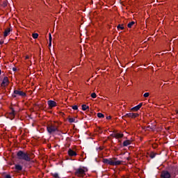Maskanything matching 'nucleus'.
Here are the masks:
<instances>
[{
	"instance_id": "obj_1",
	"label": "nucleus",
	"mask_w": 178,
	"mask_h": 178,
	"mask_svg": "<svg viewBox=\"0 0 178 178\" xmlns=\"http://www.w3.org/2000/svg\"><path fill=\"white\" fill-rule=\"evenodd\" d=\"M16 156H17L18 160H22L28 163H33V161H31L32 159L31 154H29V152H24L23 150H19L16 153Z\"/></svg>"
},
{
	"instance_id": "obj_2",
	"label": "nucleus",
	"mask_w": 178,
	"mask_h": 178,
	"mask_svg": "<svg viewBox=\"0 0 178 178\" xmlns=\"http://www.w3.org/2000/svg\"><path fill=\"white\" fill-rule=\"evenodd\" d=\"M103 163L109 165H113V166H116V165H120L121 163H122V161H113L112 159H103Z\"/></svg>"
},
{
	"instance_id": "obj_3",
	"label": "nucleus",
	"mask_w": 178,
	"mask_h": 178,
	"mask_svg": "<svg viewBox=\"0 0 178 178\" xmlns=\"http://www.w3.org/2000/svg\"><path fill=\"white\" fill-rule=\"evenodd\" d=\"M176 176L175 172L170 173L168 170H163L160 175L161 178H175Z\"/></svg>"
},
{
	"instance_id": "obj_4",
	"label": "nucleus",
	"mask_w": 178,
	"mask_h": 178,
	"mask_svg": "<svg viewBox=\"0 0 178 178\" xmlns=\"http://www.w3.org/2000/svg\"><path fill=\"white\" fill-rule=\"evenodd\" d=\"M47 133L51 134H54L56 131H58V128L56 124H47Z\"/></svg>"
},
{
	"instance_id": "obj_5",
	"label": "nucleus",
	"mask_w": 178,
	"mask_h": 178,
	"mask_svg": "<svg viewBox=\"0 0 178 178\" xmlns=\"http://www.w3.org/2000/svg\"><path fill=\"white\" fill-rule=\"evenodd\" d=\"M74 175L78 177L83 178L86 175V171L81 168H77L75 169Z\"/></svg>"
},
{
	"instance_id": "obj_6",
	"label": "nucleus",
	"mask_w": 178,
	"mask_h": 178,
	"mask_svg": "<svg viewBox=\"0 0 178 178\" xmlns=\"http://www.w3.org/2000/svg\"><path fill=\"white\" fill-rule=\"evenodd\" d=\"M17 96L24 97L26 96V92H23L22 90H14L13 95H11V97H13V98H17Z\"/></svg>"
},
{
	"instance_id": "obj_7",
	"label": "nucleus",
	"mask_w": 178,
	"mask_h": 178,
	"mask_svg": "<svg viewBox=\"0 0 178 178\" xmlns=\"http://www.w3.org/2000/svg\"><path fill=\"white\" fill-rule=\"evenodd\" d=\"M138 116H139L138 113H128L126 115H124L123 117H122V118H123L124 120H125V118H136Z\"/></svg>"
},
{
	"instance_id": "obj_8",
	"label": "nucleus",
	"mask_w": 178,
	"mask_h": 178,
	"mask_svg": "<svg viewBox=\"0 0 178 178\" xmlns=\"http://www.w3.org/2000/svg\"><path fill=\"white\" fill-rule=\"evenodd\" d=\"M9 84V79L7 76L3 77L2 83H1V87L5 88Z\"/></svg>"
},
{
	"instance_id": "obj_9",
	"label": "nucleus",
	"mask_w": 178,
	"mask_h": 178,
	"mask_svg": "<svg viewBox=\"0 0 178 178\" xmlns=\"http://www.w3.org/2000/svg\"><path fill=\"white\" fill-rule=\"evenodd\" d=\"M13 169L15 170L16 172H19L23 170V165L20 164H14V168Z\"/></svg>"
},
{
	"instance_id": "obj_10",
	"label": "nucleus",
	"mask_w": 178,
	"mask_h": 178,
	"mask_svg": "<svg viewBox=\"0 0 178 178\" xmlns=\"http://www.w3.org/2000/svg\"><path fill=\"white\" fill-rule=\"evenodd\" d=\"M47 105L50 108H53L54 107L56 106V102L53 100L47 101Z\"/></svg>"
},
{
	"instance_id": "obj_11",
	"label": "nucleus",
	"mask_w": 178,
	"mask_h": 178,
	"mask_svg": "<svg viewBox=\"0 0 178 178\" xmlns=\"http://www.w3.org/2000/svg\"><path fill=\"white\" fill-rule=\"evenodd\" d=\"M111 136H113L115 139H119V138H122L124 137V134H123L115 133V134H111Z\"/></svg>"
},
{
	"instance_id": "obj_12",
	"label": "nucleus",
	"mask_w": 178,
	"mask_h": 178,
	"mask_svg": "<svg viewBox=\"0 0 178 178\" xmlns=\"http://www.w3.org/2000/svg\"><path fill=\"white\" fill-rule=\"evenodd\" d=\"M12 31V29L8 28L5 29L3 32V38H7L8 35H10V32Z\"/></svg>"
},
{
	"instance_id": "obj_13",
	"label": "nucleus",
	"mask_w": 178,
	"mask_h": 178,
	"mask_svg": "<svg viewBox=\"0 0 178 178\" xmlns=\"http://www.w3.org/2000/svg\"><path fill=\"white\" fill-rule=\"evenodd\" d=\"M67 154H69L70 156H77V153L72 149H69V150H67Z\"/></svg>"
},
{
	"instance_id": "obj_14",
	"label": "nucleus",
	"mask_w": 178,
	"mask_h": 178,
	"mask_svg": "<svg viewBox=\"0 0 178 178\" xmlns=\"http://www.w3.org/2000/svg\"><path fill=\"white\" fill-rule=\"evenodd\" d=\"M143 104V103H140L138 105L135 106L134 107H132L131 111H139V109H140V108L142 107Z\"/></svg>"
},
{
	"instance_id": "obj_15",
	"label": "nucleus",
	"mask_w": 178,
	"mask_h": 178,
	"mask_svg": "<svg viewBox=\"0 0 178 178\" xmlns=\"http://www.w3.org/2000/svg\"><path fill=\"white\" fill-rule=\"evenodd\" d=\"M130 145H131V141L129 140H124L123 142V147H128Z\"/></svg>"
},
{
	"instance_id": "obj_16",
	"label": "nucleus",
	"mask_w": 178,
	"mask_h": 178,
	"mask_svg": "<svg viewBox=\"0 0 178 178\" xmlns=\"http://www.w3.org/2000/svg\"><path fill=\"white\" fill-rule=\"evenodd\" d=\"M10 115L11 116V118H14L15 115V111L13 108H11V111L10 113Z\"/></svg>"
},
{
	"instance_id": "obj_17",
	"label": "nucleus",
	"mask_w": 178,
	"mask_h": 178,
	"mask_svg": "<svg viewBox=\"0 0 178 178\" xmlns=\"http://www.w3.org/2000/svg\"><path fill=\"white\" fill-rule=\"evenodd\" d=\"M157 154L156 152H150L149 154V157L150 159H154V158H156Z\"/></svg>"
},
{
	"instance_id": "obj_18",
	"label": "nucleus",
	"mask_w": 178,
	"mask_h": 178,
	"mask_svg": "<svg viewBox=\"0 0 178 178\" xmlns=\"http://www.w3.org/2000/svg\"><path fill=\"white\" fill-rule=\"evenodd\" d=\"M89 109H90L89 106H87L86 104H83L82 105V110L83 111H87V110H89Z\"/></svg>"
},
{
	"instance_id": "obj_19",
	"label": "nucleus",
	"mask_w": 178,
	"mask_h": 178,
	"mask_svg": "<svg viewBox=\"0 0 178 178\" xmlns=\"http://www.w3.org/2000/svg\"><path fill=\"white\" fill-rule=\"evenodd\" d=\"M134 24H136V22H134V21L129 22V23L128 24V28H129V29H131V27H132Z\"/></svg>"
},
{
	"instance_id": "obj_20",
	"label": "nucleus",
	"mask_w": 178,
	"mask_h": 178,
	"mask_svg": "<svg viewBox=\"0 0 178 178\" xmlns=\"http://www.w3.org/2000/svg\"><path fill=\"white\" fill-rule=\"evenodd\" d=\"M49 47H51V40H52V38H51V33H49Z\"/></svg>"
},
{
	"instance_id": "obj_21",
	"label": "nucleus",
	"mask_w": 178,
	"mask_h": 178,
	"mask_svg": "<svg viewBox=\"0 0 178 178\" xmlns=\"http://www.w3.org/2000/svg\"><path fill=\"white\" fill-rule=\"evenodd\" d=\"M51 175L54 177V178H60L58 173H51Z\"/></svg>"
},
{
	"instance_id": "obj_22",
	"label": "nucleus",
	"mask_w": 178,
	"mask_h": 178,
	"mask_svg": "<svg viewBox=\"0 0 178 178\" xmlns=\"http://www.w3.org/2000/svg\"><path fill=\"white\" fill-rule=\"evenodd\" d=\"M98 118H104V115H103L102 113H97Z\"/></svg>"
},
{
	"instance_id": "obj_23",
	"label": "nucleus",
	"mask_w": 178,
	"mask_h": 178,
	"mask_svg": "<svg viewBox=\"0 0 178 178\" xmlns=\"http://www.w3.org/2000/svg\"><path fill=\"white\" fill-rule=\"evenodd\" d=\"M69 122L70 123L76 122V118H69Z\"/></svg>"
},
{
	"instance_id": "obj_24",
	"label": "nucleus",
	"mask_w": 178,
	"mask_h": 178,
	"mask_svg": "<svg viewBox=\"0 0 178 178\" xmlns=\"http://www.w3.org/2000/svg\"><path fill=\"white\" fill-rule=\"evenodd\" d=\"M117 29H120V30H124V26L123 25H120L119 24L118 26H117Z\"/></svg>"
},
{
	"instance_id": "obj_25",
	"label": "nucleus",
	"mask_w": 178,
	"mask_h": 178,
	"mask_svg": "<svg viewBox=\"0 0 178 178\" xmlns=\"http://www.w3.org/2000/svg\"><path fill=\"white\" fill-rule=\"evenodd\" d=\"M32 38H33V39H37L38 38V33L32 34Z\"/></svg>"
},
{
	"instance_id": "obj_26",
	"label": "nucleus",
	"mask_w": 178,
	"mask_h": 178,
	"mask_svg": "<svg viewBox=\"0 0 178 178\" xmlns=\"http://www.w3.org/2000/svg\"><path fill=\"white\" fill-rule=\"evenodd\" d=\"M91 97L93 99L97 98V94L95 92H92L91 95Z\"/></svg>"
},
{
	"instance_id": "obj_27",
	"label": "nucleus",
	"mask_w": 178,
	"mask_h": 178,
	"mask_svg": "<svg viewBox=\"0 0 178 178\" xmlns=\"http://www.w3.org/2000/svg\"><path fill=\"white\" fill-rule=\"evenodd\" d=\"M72 108L74 111H77L79 109V107L77 106H72Z\"/></svg>"
},
{
	"instance_id": "obj_28",
	"label": "nucleus",
	"mask_w": 178,
	"mask_h": 178,
	"mask_svg": "<svg viewBox=\"0 0 178 178\" xmlns=\"http://www.w3.org/2000/svg\"><path fill=\"white\" fill-rule=\"evenodd\" d=\"M149 92H145V94L143 95V97H144L145 98H147V97H149Z\"/></svg>"
},
{
	"instance_id": "obj_29",
	"label": "nucleus",
	"mask_w": 178,
	"mask_h": 178,
	"mask_svg": "<svg viewBox=\"0 0 178 178\" xmlns=\"http://www.w3.org/2000/svg\"><path fill=\"white\" fill-rule=\"evenodd\" d=\"M4 178H12V177L10 175H7Z\"/></svg>"
},
{
	"instance_id": "obj_30",
	"label": "nucleus",
	"mask_w": 178,
	"mask_h": 178,
	"mask_svg": "<svg viewBox=\"0 0 178 178\" xmlns=\"http://www.w3.org/2000/svg\"><path fill=\"white\" fill-rule=\"evenodd\" d=\"M3 7H6V6H7V3H6V2H4L3 4Z\"/></svg>"
},
{
	"instance_id": "obj_31",
	"label": "nucleus",
	"mask_w": 178,
	"mask_h": 178,
	"mask_svg": "<svg viewBox=\"0 0 178 178\" xmlns=\"http://www.w3.org/2000/svg\"><path fill=\"white\" fill-rule=\"evenodd\" d=\"M111 119H112V117H111V115H110V116L106 117V120H111Z\"/></svg>"
},
{
	"instance_id": "obj_32",
	"label": "nucleus",
	"mask_w": 178,
	"mask_h": 178,
	"mask_svg": "<svg viewBox=\"0 0 178 178\" xmlns=\"http://www.w3.org/2000/svg\"><path fill=\"white\" fill-rule=\"evenodd\" d=\"M17 68H15V67H13V72H17Z\"/></svg>"
},
{
	"instance_id": "obj_33",
	"label": "nucleus",
	"mask_w": 178,
	"mask_h": 178,
	"mask_svg": "<svg viewBox=\"0 0 178 178\" xmlns=\"http://www.w3.org/2000/svg\"><path fill=\"white\" fill-rule=\"evenodd\" d=\"M4 43V42L0 41V45H2Z\"/></svg>"
},
{
	"instance_id": "obj_34",
	"label": "nucleus",
	"mask_w": 178,
	"mask_h": 178,
	"mask_svg": "<svg viewBox=\"0 0 178 178\" xmlns=\"http://www.w3.org/2000/svg\"><path fill=\"white\" fill-rule=\"evenodd\" d=\"M29 57L28 56H26V59L28 60Z\"/></svg>"
},
{
	"instance_id": "obj_35",
	"label": "nucleus",
	"mask_w": 178,
	"mask_h": 178,
	"mask_svg": "<svg viewBox=\"0 0 178 178\" xmlns=\"http://www.w3.org/2000/svg\"><path fill=\"white\" fill-rule=\"evenodd\" d=\"M0 75H1V70H0Z\"/></svg>"
},
{
	"instance_id": "obj_36",
	"label": "nucleus",
	"mask_w": 178,
	"mask_h": 178,
	"mask_svg": "<svg viewBox=\"0 0 178 178\" xmlns=\"http://www.w3.org/2000/svg\"><path fill=\"white\" fill-rule=\"evenodd\" d=\"M113 160L115 161V160H116V158H114Z\"/></svg>"
},
{
	"instance_id": "obj_37",
	"label": "nucleus",
	"mask_w": 178,
	"mask_h": 178,
	"mask_svg": "<svg viewBox=\"0 0 178 178\" xmlns=\"http://www.w3.org/2000/svg\"><path fill=\"white\" fill-rule=\"evenodd\" d=\"M176 113L178 114V110H177V111Z\"/></svg>"
},
{
	"instance_id": "obj_38",
	"label": "nucleus",
	"mask_w": 178,
	"mask_h": 178,
	"mask_svg": "<svg viewBox=\"0 0 178 178\" xmlns=\"http://www.w3.org/2000/svg\"><path fill=\"white\" fill-rule=\"evenodd\" d=\"M119 143H121V140H119Z\"/></svg>"
}]
</instances>
